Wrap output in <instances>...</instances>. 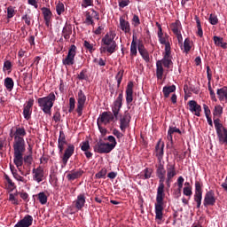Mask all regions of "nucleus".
Here are the masks:
<instances>
[{
  "mask_svg": "<svg viewBox=\"0 0 227 227\" xmlns=\"http://www.w3.org/2000/svg\"><path fill=\"white\" fill-rule=\"evenodd\" d=\"M137 48H138V52L141 54V57L144 59V61H145L146 63H149L150 54L148 52V50L145 48V45L144 43H141V41H139V43L137 44Z\"/></svg>",
  "mask_w": 227,
  "mask_h": 227,
  "instance_id": "21",
  "label": "nucleus"
},
{
  "mask_svg": "<svg viewBox=\"0 0 227 227\" xmlns=\"http://www.w3.org/2000/svg\"><path fill=\"white\" fill-rule=\"evenodd\" d=\"M188 106L190 107L191 113L196 114L197 117H200L202 108L201 106L198 104V101H195V99H191L188 101Z\"/></svg>",
  "mask_w": 227,
  "mask_h": 227,
  "instance_id": "16",
  "label": "nucleus"
},
{
  "mask_svg": "<svg viewBox=\"0 0 227 227\" xmlns=\"http://www.w3.org/2000/svg\"><path fill=\"white\" fill-rule=\"evenodd\" d=\"M83 45L86 47V50H89V52H93L94 46L93 43H90V41H84Z\"/></svg>",
  "mask_w": 227,
  "mask_h": 227,
  "instance_id": "57",
  "label": "nucleus"
},
{
  "mask_svg": "<svg viewBox=\"0 0 227 227\" xmlns=\"http://www.w3.org/2000/svg\"><path fill=\"white\" fill-rule=\"evenodd\" d=\"M4 70H12V61H4Z\"/></svg>",
  "mask_w": 227,
  "mask_h": 227,
  "instance_id": "63",
  "label": "nucleus"
},
{
  "mask_svg": "<svg viewBox=\"0 0 227 227\" xmlns=\"http://www.w3.org/2000/svg\"><path fill=\"white\" fill-rule=\"evenodd\" d=\"M216 94L220 101L227 100V86H223V88H218Z\"/></svg>",
  "mask_w": 227,
  "mask_h": 227,
  "instance_id": "31",
  "label": "nucleus"
},
{
  "mask_svg": "<svg viewBox=\"0 0 227 227\" xmlns=\"http://www.w3.org/2000/svg\"><path fill=\"white\" fill-rule=\"evenodd\" d=\"M4 85L7 90H13L14 82L13 79H12V76H6L4 79Z\"/></svg>",
  "mask_w": 227,
  "mask_h": 227,
  "instance_id": "37",
  "label": "nucleus"
},
{
  "mask_svg": "<svg viewBox=\"0 0 227 227\" xmlns=\"http://www.w3.org/2000/svg\"><path fill=\"white\" fill-rule=\"evenodd\" d=\"M170 27L172 32L176 34V36L178 38V29L179 27H182L181 21H175L174 23H171Z\"/></svg>",
  "mask_w": 227,
  "mask_h": 227,
  "instance_id": "36",
  "label": "nucleus"
},
{
  "mask_svg": "<svg viewBox=\"0 0 227 227\" xmlns=\"http://www.w3.org/2000/svg\"><path fill=\"white\" fill-rule=\"evenodd\" d=\"M194 201H196V203H197V208H200L201 203H200V195H199V189H198L197 182H195Z\"/></svg>",
  "mask_w": 227,
  "mask_h": 227,
  "instance_id": "40",
  "label": "nucleus"
},
{
  "mask_svg": "<svg viewBox=\"0 0 227 227\" xmlns=\"http://www.w3.org/2000/svg\"><path fill=\"white\" fill-rule=\"evenodd\" d=\"M14 14H15L14 7H12V5H9V7H7V19H12Z\"/></svg>",
  "mask_w": 227,
  "mask_h": 227,
  "instance_id": "52",
  "label": "nucleus"
},
{
  "mask_svg": "<svg viewBox=\"0 0 227 227\" xmlns=\"http://www.w3.org/2000/svg\"><path fill=\"white\" fill-rule=\"evenodd\" d=\"M33 179L35 182L40 183L44 179V168L43 166H37V168L32 170Z\"/></svg>",
  "mask_w": 227,
  "mask_h": 227,
  "instance_id": "15",
  "label": "nucleus"
},
{
  "mask_svg": "<svg viewBox=\"0 0 227 227\" xmlns=\"http://www.w3.org/2000/svg\"><path fill=\"white\" fill-rule=\"evenodd\" d=\"M24 168H26V173H24L23 177L27 179V176L31 173V166L33 164V155H24Z\"/></svg>",
  "mask_w": 227,
  "mask_h": 227,
  "instance_id": "17",
  "label": "nucleus"
},
{
  "mask_svg": "<svg viewBox=\"0 0 227 227\" xmlns=\"http://www.w3.org/2000/svg\"><path fill=\"white\" fill-rule=\"evenodd\" d=\"M42 12L43 20H45V25L49 27L52 17V12L50 10V7H42Z\"/></svg>",
  "mask_w": 227,
  "mask_h": 227,
  "instance_id": "25",
  "label": "nucleus"
},
{
  "mask_svg": "<svg viewBox=\"0 0 227 227\" xmlns=\"http://www.w3.org/2000/svg\"><path fill=\"white\" fill-rule=\"evenodd\" d=\"M132 21H133L135 27H137V25H140L141 21H140V18H139L138 14L133 15Z\"/></svg>",
  "mask_w": 227,
  "mask_h": 227,
  "instance_id": "61",
  "label": "nucleus"
},
{
  "mask_svg": "<svg viewBox=\"0 0 227 227\" xmlns=\"http://www.w3.org/2000/svg\"><path fill=\"white\" fill-rule=\"evenodd\" d=\"M164 142H162V139H159L155 146V153L156 156L158 157L159 162H160L161 159H163L164 157Z\"/></svg>",
  "mask_w": 227,
  "mask_h": 227,
  "instance_id": "19",
  "label": "nucleus"
},
{
  "mask_svg": "<svg viewBox=\"0 0 227 227\" xmlns=\"http://www.w3.org/2000/svg\"><path fill=\"white\" fill-rule=\"evenodd\" d=\"M162 62H163V66L165 67H170V66H173V60L172 58H169V56H168V53L165 50V53L162 59Z\"/></svg>",
  "mask_w": 227,
  "mask_h": 227,
  "instance_id": "34",
  "label": "nucleus"
},
{
  "mask_svg": "<svg viewBox=\"0 0 227 227\" xmlns=\"http://www.w3.org/2000/svg\"><path fill=\"white\" fill-rule=\"evenodd\" d=\"M75 146L74 144H67V148L65 149L64 155L62 157V166H67L68 160L72 155H74Z\"/></svg>",
  "mask_w": 227,
  "mask_h": 227,
  "instance_id": "13",
  "label": "nucleus"
},
{
  "mask_svg": "<svg viewBox=\"0 0 227 227\" xmlns=\"http://www.w3.org/2000/svg\"><path fill=\"white\" fill-rule=\"evenodd\" d=\"M209 23H211V25H216L218 23V16L215 14H210Z\"/></svg>",
  "mask_w": 227,
  "mask_h": 227,
  "instance_id": "55",
  "label": "nucleus"
},
{
  "mask_svg": "<svg viewBox=\"0 0 227 227\" xmlns=\"http://www.w3.org/2000/svg\"><path fill=\"white\" fill-rule=\"evenodd\" d=\"M144 173H145V178L150 179V177H152L153 168H145Z\"/></svg>",
  "mask_w": 227,
  "mask_h": 227,
  "instance_id": "59",
  "label": "nucleus"
},
{
  "mask_svg": "<svg viewBox=\"0 0 227 227\" xmlns=\"http://www.w3.org/2000/svg\"><path fill=\"white\" fill-rule=\"evenodd\" d=\"M13 136H14V141L12 144V148L14 151L13 161L21 175H20L17 168H15V166H11V171H12V174L13 175L14 179H16L17 182H19V184H27V179L24 177V170H22V166L24 164V153H26V148H27L26 140L21 139V137H20V135L18 133V128H16V130Z\"/></svg>",
  "mask_w": 227,
  "mask_h": 227,
  "instance_id": "1",
  "label": "nucleus"
},
{
  "mask_svg": "<svg viewBox=\"0 0 227 227\" xmlns=\"http://www.w3.org/2000/svg\"><path fill=\"white\" fill-rule=\"evenodd\" d=\"M173 126H170L168 130L167 137L171 143H173Z\"/></svg>",
  "mask_w": 227,
  "mask_h": 227,
  "instance_id": "60",
  "label": "nucleus"
},
{
  "mask_svg": "<svg viewBox=\"0 0 227 227\" xmlns=\"http://www.w3.org/2000/svg\"><path fill=\"white\" fill-rule=\"evenodd\" d=\"M156 26L158 27V37H159L160 43H161L162 45H165L166 47L167 35H165L164 36L162 26L160 23H159V21H156Z\"/></svg>",
  "mask_w": 227,
  "mask_h": 227,
  "instance_id": "27",
  "label": "nucleus"
},
{
  "mask_svg": "<svg viewBox=\"0 0 227 227\" xmlns=\"http://www.w3.org/2000/svg\"><path fill=\"white\" fill-rule=\"evenodd\" d=\"M108 142H102V139L99 140V142H97L94 146L95 153H111L114 148L116 147L117 142L116 138L114 135H108Z\"/></svg>",
  "mask_w": 227,
  "mask_h": 227,
  "instance_id": "5",
  "label": "nucleus"
},
{
  "mask_svg": "<svg viewBox=\"0 0 227 227\" xmlns=\"http://www.w3.org/2000/svg\"><path fill=\"white\" fill-rule=\"evenodd\" d=\"M176 90V86H175V84H172V86H164L162 92L164 94V97L168 98L170 96L171 92H175Z\"/></svg>",
  "mask_w": 227,
  "mask_h": 227,
  "instance_id": "32",
  "label": "nucleus"
},
{
  "mask_svg": "<svg viewBox=\"0 0 227 227\" xmlns=\"http://www.w3.org/2000/svg\"><path fill=\"white\" fill-rule=\"evenodd\" d=\"M84 170L82 168H79L78 170H70V173H67V178L68 180H74V179H78L79 177H82L83 175Z\"/></svg>",
  "mask_w": 227,
  "mask_h": 227,
  "instance_id": "29",
  "label": "nucleus"
},
{
  "mask_svg": "<svg viewBox=\"0 0 227 227\" xmlns=\"http://www.w3.org/2000/svg\"><path fill=\"white\" fill-rule=\"evenodd\" d=\"M55 101V92H50L47 97H39L37 99V104L43 111V113H45L46 114H51V109L53 108Z\"/></svg>",
  "mask_w": 227,
  "mask_h": 227,
  "instance_id": "4",
  "label": "nucleus"
},
{
  "mask_svg": "<svg viewBox=\"0 0 227 227\" xmlns=\"http://www.w3.org/2000/svg\"><path fill=\"white\" fill-rule=\"evenodd\" d=\"M34 217L33 215H24L21 220H19V222L14 224L13 227H33Z\"/></svg>",
  "mask_w": 227,
  "mask_h": 227,
  "instance_id": "14",
  "label": "nucleus"
},
{
  "mask_svg": "<svg viewBox=\"0 0 227 227\" xmlns=\"http://www.w3.org/2000/svg\"><path fill=\"white\" fill-rule=\"evenodd\" d=\"M163 59L160 60L156 61V76L157 79H163L164 74V67H163Z\"/></svg>",
  "mask_w": 227,
  "mask_h": 227,
  "instance_id": "26",
  "label": "nucleus"
},
{
  "mask_svg": "<svg viewBox=\"0 0 227 227\" xmlns=\"http://www.w3.org/2000/svg\"><path fill=\"white\" fill-rule=\"evenodd\" d=\"M133 82H129L128 86L126 88V102L127 104H132L133 101Z\"/></svg>",
  "mask_w": 227,
  "mask_h": 227,
  "instance_id": "23",
  "label": "nucleus"
},
{
  "mask_svg": "<svg viewBox=\"0 0 227 227\" xmlns=\"http://www.w3.org/2000/svg\"><path fill=\"white\" fill-rule=\"evenodd\" d=\"M56 11H57V14H59V16L63 14V12H65L64 3H62L61 1H59V3H57V5H56Z\"/></svg>",
  "mask_w": 227,
  "mask_h": 227,
  "instance_id": "44",
  "label": "nucleus"
},
{
  "mask_svg": "<svg viewBox=\"0 0 227 227\" xmlns=\"http://www.w3.org/2000/svg\"><path fill=\"white\" fill-rule=\"evenodd\" d=\"M4 177L6 179V182L8 184L9 191H14L17 187L15 184V182L12 181V179L9 176V175H4Z\"/></svg>",
  "mask_w": 227,
  "mask_h": 227,
  "instance_id": "39",
  "label": "nucleus"
},
{
  "mask_svg": "<svg viewBox=\"0 0 227 227\" xmlns=\"http://www.w3.org/2000/svg\"><path fill=\"white\" fill-rule=\"evenodd\" d=\"M106 175H107V168H101L98 173H96V177L101 179L102 177H106Z\"/></svg>",
  "mask_w": 227,
  "mask_h": 227,
  "instance_id": "54",
  "label": "nucleus"
},
{
  "mask_svg": "<svg viewBox=\"0 0 227 227\" xmlns=\"http://www.w3.org/2000/svg\"><path fill=\"white\" fill-rule=\"evenodd\" d=\"M9 200L10 201H12V204H19V200L15 198V195H13V193H10Z\"/></svg>",
  "mask_w": 227,
  "mask_h": 227,
  "instance_id": "64",
  "label": "nucleus"
},
{
  "mask_svg": "<svg viewBox=\"0 0 227 227\" xmlns=\"http://www.w3.org/2000/svg\"><path fill=\"white\" fill-rule=\"evenodd\" d=\"M35 104V99H28L27 105L24 106L23 114L25 119H30L32 115V108Z\"/></svg>",
  "mask_w": 227,
  "mask_h": 227,
  "instance_id": "20",
  "label": "nucleus"
},
{
  "mask_svg": "<svg viewBox=\"0 0 227 227\" xmlns=\"http://www.w3.org/2000/svg\"><path fill=\"white\" fill-rule=\"evenodd\" d=\"M196 184H197V188H198V194H199V198H200V205H201V201H202V199H203V183L196 181Z\"/></svg>",
  "mask_w": 227,
  "mask_h": 227,
  "instance_id": "41",
  "label": "nucleus"
},
{
  "mask_svg": "<svg viewBox=\"0 0 227 227\" xmlns=\"http://www.w3.org/2000/svg\"><path fill=\"white\" fill-rule=\"evenodd\" d=\"M119 27L122 29V32H125V34H129V32H131L130 23L129 21H127L125 16H120Z\"/></svg>",
  "mask_w": 227,
  "mask_h": 227,
  "instance_id": "18",
  "label": "nucleus"
},
{
  "mask_svg": "<svg viewBox=\"0 0 227 227\" xmlns=\"http://www.w3.org/2000/svg\"><path fill=\"white\" fill-rule=\"evenodd\" d=\"M165 51L168 55V58H171V43H169V36L168 35H166Z\"/></svg>",
  "mask_w": 227,
  "mask_h": 227,
  "instance_id": "43",
  "label": "nucleus"
},
{
  "mask_svg": "<svg viewBox=\"0 0 227 227\" xmlns=\"http://www.w3.org/2000/svg\"><path fill=\"white\" fill-rule=\"evenodd\" d=\"M85 23L86 25H94V20L91 14L90 13L86 14Z\"/></svg>",
  "mask_w": 227,
  "mask_h": 227,
  "instance_id": "58",
  "label": "nucleus"
},
{
  "mask_svg": "<svg viewBox=\"0 0 227 227\" xmlns=\"http://www.w3.org/2000/svg\"><path fill=\"white\" fill-rule=\"evenodd\" d=\"M100 117H101V114H99V117H98L97 124H98V127L101 134L106 135L107 132V129H106V128H104V126H102V123H104V121H101Z\"/></svg>",
  "mask_w": 227,
  "mask_h": 227,
  "instance_id": "45",
  "label": "nucleus"
},
{
  "mask_svg": "<svg viewBox=\"0 0 227 227\" xmlns=\"http://www.w3.org/2000/svg\"><path fill=\"white\" fill-rule=\"evenodd\" d=\"M100 121H103L105 125L114 121V115L113 113H111V110H105L104 113H101Z\"/></svg>",
  "mask_w": 227,
  "mask_h": 227,
  "instance_id": "22",
  "label": "nucleus"
},
{
  "mask_svg": "<svg viewBox=\"0 0 227 227\" xmlns=\"http://www.w3.org/2000/svg\"><path fill=\"white\" fill-rule=\"evenodd\" d=\"M177 175L176 164H167V177L166 184L168 188L171 187V182H173V178Z\"/></svg>",
  "mask_w": 227,
  "mask_h": 227,
  "instance_id": "9",
  "label": "nucleus"
},
{
  "mask_svg": "<svg viewBox=\"0 0 227 227\" xmlns=\"http://www.w3.org/2000/svg\"><path fill=\"white\" fill-rule=\"evenodd\" d=\"M123 106V90L120 92L116 99L114 101L112 106V114H113V121L114 119H119L120 111L121 110Z\"/></svg>",
  "mask_w": 227,
  "mask_h": 227,
  "instance_id": "7",
  "label": "nucleus"
},
{
  "mask_svg": "<svg viewBox=\"0 0 227 227\" xmlns=\"http://www.w3.org/2000/svg\"><path fill=\"white\" fill-rule=\"evenodd\" d=\"M22 20H25L27 25H31V16L29 14H23Z\"/></svg>",
  "mask_w": 227,
  "mask_h": 227,
  "instance_id": "62",
  "label": "nucleus"
},
{
  "mask_svg": "<svg viewBox=\"0 0 227 227\" xmlns=\"http://www.w3.org/2000/svg\"><path fill=\"white\" fill-rule=\"evenodd\" d=\"M72 34V26H64L62 35L67 41L69 40Z\"/></svg>",
  "mask_w": 227,
  "mask_h": 227,
  "instance_id": "35",
  "label": "nucleus"
},
{
  "mask_svg": "<svg viewBox=\"0 0 227 227\" xmlns=\"http://www.w3.org/2000/svg\"><path fill=\"white\" fill-rule=\"evenodd\" d=\"M87 97L84 94L83 90H79L78 91V97H77V108H76V113L78 114L79 117L83 113V108L86 104Z\"/></svg>",
  "mask_w": 227,
  "mask_h": 227,
  "instance_id": "10",
  "label": "nucleus"
},
{
  "mask_svg": "<svg viewBox=\"0 0 227 227\" xmlns=\"http://www.w3.org/2000/svg\"><path fill=\"white\" fill-rule=\"evenodd\" d=\"M195 20H196V25H197V27H198V35L199 36H203V29H202L200 16H195Z\"/></svg>",
  "mask_w": 227,
  "mask_h": 227,
  "instance_id": "42",
  "label": "nucleus"
},
{
  "mask_svg": "<svg viewBox=\"0 0 227 227\" xmlns=\"http://www.w3.org/2000/svg\"><path fill=\"white\" fill-rule=\"evenodd\" d=\"M115 32H106V35L101 39V47L99 48L101 54H105L106 52L114 54L116 52L118 45L115 41Z\"/></svg>",
  "mask_w": 227,
  "mask_h": 227,
  "instance_id": "3",
  "label": "nucleus"
},
{
  "mask_svg": "<svg viewBox=\"0 0 227 227\" xmlns=\"http://www.w3.org/2000/svg\"><path fill=\"white\" fill-rule=\"evenodd\" d=\"M214 123L220 144H227V128H223L219 118L214 119Z\"/></svg>",
  "mask_w": 227,
  "mask_h": 227,
  "instance_id": "6",
  "label": "nucleus"
},
{
  "mask_svg": "<svg viewBox=\"0 0 227 227\" xmlns=\"http://www.w3.org/2000/svg\"><path fill=\"white\" fill-rule=\"evenodd\" d=\"M137 35H133V38L131 41V45H130V57H137Z\"/></svg>",
  "mask_w": 227,
  "mask_h": 227,
  "instance_id": "30",
  "label": "nucleus"
},
{
  "mask_svg": "<svg viewBox=\"0 0 227 227\" xmlns=\"http://www.w3.org/2000/svg\"><path fill=\"white\" fill-rule=\"evenodd\" d=\"M215 45H218L220 47H223V49H227V43L223 42V36H217L215 35L213 36Z\"/></svg>",
  "mask_w": 227,
  "mask_h": 227,
  "instance_id": "33",
  "label": "nucleus"
},
{
  "mask_svg": "<svg viewBox=\"0 0 227 227\" xmlns=\"http://www.w3.org/2000/svg\"><path fill=\"white\" fill-rule=\"evenodd\" d=\"M223 113V106H215V110L213 114L215 117H221V114Z\"/></svg>",
  "mask_w": 227,
  "mask_h": 227,
  "instance_id": "47",
  "label": "nucleus"
},
{
  "mask_svg": "<svg viewBox=\"0 0 227 227\" xmlns=\"http://www.w3.org/2000/svg\"><path fill=\"white\" fill-rule=\"evenodd\" d=\"M37 198L39 200V201L41 202V204H47L48 201V197L46 195V193H44V192H41V193L37 194Z\"/></svg>",
  "mask_w": 227,
  "mask_h": 227,
  "instance_id": "46",
  "label": "nucleus"
},
{
  "mask_svg": "<svg viewBox=\"0 0 227 227\" xmlns=\"http://www.w3.org/2000/svg\"><path fill=\"white\" fill-rule=\"evenodd\" d=\"M78 79L80 80H87L88 79V74H87V70L83 69L81 71V73L78 74Z\"/></svg>",
  "mask_w": 227,
  "mask_h": 227,
  "instance_id": "56",
  "label": "nucleus"
},
{
  "mask_svg": "<svg viewBox=\"0 0 227 227\" xmlns=\"http://www.w3.org/2000/svg\"><path fill=\"white\" fill-rule=\"evenodd\" d=\"M86 204V195L84 193H80L77 195V199L75 200L74 205L78 209L83 208Z\"/></svg>",
  "mask_w": 227,
  "mask_h": 227,
  "instance_id": "28",
  "label": "nucleus"
},
{
  "mask_svg": "<svg viewBox=\"0 0 227 227\" xmlns=\"http://www.w3.org/2000/svg\"><path fill=\"white\" fill-rule=\"evenodd\" d=\"M192 41H191V39H189V37H187V39H184V52L188 54L190 52V51L192 50Z\"/></svg>",
  "mask_w": 227,
  "mask_h": 227,
  "instance_id": "38",
  "label": "nucleus"
},
{
  "mask_svg": "<svg viewBox=\"0 0 227 227\" xmlns=\"http://www.w3.org/2000/svg\"><path fill=\"white\" fill-rule=\"evenodd\" d=\"M124 70H119V73H117L115 79L117 81V88H120V85L121 83V81L123 79Z\"/></svg>",
  "mask_w": 227,
  "mask_h": 227,
  "instance_id": "48",
  "label": "nucleus"
},
{
  "mask_svg": "<svg viewBox=\"0 0 227 227\" xmlns=\"http://www.w3.org/2000/svg\"><path fill=\"white\" fill-rule=\"evenodd\" d=\"M131 121V114L129 113H124V114H121L120 117V128L122 132H126L127 128H129Z\"/></svg>",
  "mask_w": 227,
  "mask_h": 227,
  "instance_id": "11",
  "label": "nucleus"
},
{
  "mask_svg": "<svg viewBox=\"0 0 227 227\" xmlns=\"http://www.w3.org/2000/svg\"><path fill=\"white\" fill-rule=\"evenodd\" d=\"M76 52V45H70L67 57H65V59H62L63 66H74V64L75 63Z\"/></svg>",
  "mask_w": 227,
  "mask_h": 227,
  "instance_id": "8",
  "label": "nucleus"
},
{
  "mask_svg": "<svg viewBox=\"0 0 227 227\" xmlns=\"http://www.w3.org/2000/svg\"><path fill=\"white\" fill-rule=\"evenodd\" d=\"M18 134L20 137V139H25V137L27 135V130L26 128H24V126L21 127H18Z\"/></svg>",
  "mask_w": 227,
  "mask_h": 227,
  "instance_id": "49",
  "label": "nucleus"
},
{
  "mask_svg": "<svg viewBox=\"0 0 227 227\" xmlns=\"http://www.w3.org/2000/svg\"><path fill=\"white\" fill-rule=\"evenodd\" d=\"M216 198L215 191H207V193L205 194L203 204L204 207H214L215 204Z\"/></svg>",
  "mask_w": 227,
  "mask_h": 227,
  "instance_id": "12",
  "label": "nucleus"
},
{
  "mask_svg": "<svg viewBox=\"0 0 227 227\" xmlns=\"http://www.w3.org/2000/svg\"><path fill=\"white\" fill-rule=\"evenodd\" d=\"M67 144V137L65 135L64 130H60L59 137L58 138V146L59 153H63V150L65 148V145Z\"/></svg>",
  "mask_w": 227,
  "mask_h": 227,
  "instance_id": "24",
  "label": "nucleus"
},
{
  "mask_svg": "<svg viewBox=\"0 0 227 227\" xmlns=\"http://www.w3.org/2000/svg\"><path fill=\"white\" fill-rule=\"evenodd\" d=\"M74 108H75V98L74 97H70L68 113H73V110H74Z\"/></svg>",
  "mask_w": 227,
  "mask_h": 227,
  "instance_id": "51",
  "label": "nucleus"
},
{
  "mask_svg": "<svg viewBox=\"0 0 227 227\" xmlns=\"http://www.w3.org/2000/svg\"><path fill=\"white\" fill-rule=\"evenodd\" d=\"M183 192H184V195H187L191 197L192 195V188L191 184H188V186H184Z\"/></svg>",
  "mask_w": 227,
  "mask_h": 227,
  "instance_id": "53",
  "label": "nucleus"
},
{
  "mask_svg": "<svg viewBox=\"0 0 227 227\" xmlns=\"http://www.w3.org/2000/svg\"><path fill=\"white\" fill-rule=\"evenodd\" d=\"M82 150L85 153V156H87V150L88 148H90V144L89 142V139L85 140V142H82L81 144Z\"/></svg>",
  "mask_w": 227,
  "mask_h": 227,
  "instance_id": "50",
  "label": "nucleus"
},
{
  "mask_svg": "<svg viewBox=\"0 0 227 227\" xmlns=\"http://www.w3.org/2000/svg\"><path fill=\"white\" fill-rule=\"evenodd\" d=\"M167 170L163 160L156 166V175L159 177V186L157 189L156 202H155V220H163L164 198H165V184Z\"/></svg>",
  "mask_w": 227,
  "mask_h": 227,
  "instance_id": "2",
  "label": "nucleus"
}]
</instances>
